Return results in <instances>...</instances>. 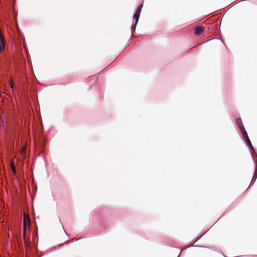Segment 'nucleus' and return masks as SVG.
Masks as SVG:
<instances>
[{
  "label": "nucleus",
  "mask_w": 257,
  "mask_h": 257,
  "mask_svg": "<svg viewBox=\"0 0 257 257\" xmlns=\"http://www.w3.org/2000/svg\"><path fill=\"white\" fill-rule=\"evenodd\" d=\"M10 85L11 87L12 88H14V83H13V82L12 80H11L10 81Z\"/></svg>",
  "instance_id": "nucleus-9"
},
{
  "label": "nucleus",
  "mask_w": 257,
  "mask_h": 257,
  "mask_svg": "<svg viewBox=\"0 0 257 257\" xmlns=\"http://www.w3.org/2000/svg\"><path fill=\"white\" fill-rule=\"evenodd\" d=\"M5 49V45L3 44H0V53L2 52Z\"/></svg>",
  "instance_id": "nucleus-8"
},
{
  "label": "nucleus",
  "mask_w": 257,
  "mask_h": 257,
  "mask_svg": "<svg viewBox=\"0 0 257 257\" xmlns=\"http://www.w3.org/2000/svg\"><path fill=\"white\" fill-rule=\"evenodd\" d=\"M143 6V4L141 5L134 15V19H136V23L134 26L135 28L136 25H137V24L138 22Z\"/></svg>",
  "instance_id": "nucleus-3"
},
{
  "label": "nucleus",
  "mask_w": 257,
  "mask_h": 257,
  "mask_svg": "<svg viewBox=\"0 0 257 257\" xmlns=\"http://www.w3.org/2000/svg\"><path fill=\"white\" fill-rule=\"evenodd\" d=\"M11 167L12 171L14 172V173H15L16 172V168H15V167L13 162H12L11 163Z\"/></svg>",
  "instance_id": "nucleus-7"
},
{
  "label": "nucleus",
  "mask_w": 257,
  "mask_h": 257,
  "mask_svg": "<svg viewBox=\"0 0 257 257\" xmlns=\"http://www.w3.org/2000/svg\"><path fill=\"white\" fill-rule=\"evenodd\" d=\"M204 30V27L203 26L197 27L195 30V34L197 36L201 35Z\"/></svg>",
  "instance_id": "nucleus-4"
},
{
  "label": "nucleus",
  "mask_w": 257,
  "mask_h": 257,
  "mask_svg": "<svg viewBox=\"0 0 257 257\" xmlns=\"http://www.w3.org/2000/svg\"><path fill=\"white\" fill-rule=\"evenodd\" d=\"M28 225V227L30 226L31 220L30 216L28 214L24 213V221H23V234L24 237L25 238L26 226Z\"/></svg>",
  "instance_id": "nucleus-1"
},
{
  "label": "nucleus",
  "mask_w": 257,
  "mask_h": 257,
  "mask_svg": "<svg viewBox=\"0 0 257 257\" xmlns=\"http://www.w3.org/2000/svg\"><path fill=\"white\" fill-rule=\"evenodd\" d=\"M236 122L237 123L239 128L240 130H241L244 127L242 122V120L240 118H237L236 120Z\"/></svg>",
  "instance_id": "nucleus-5"
},
{
  "label": "nucleus",
  "mask_w": 257,
  "mask_h": 257,
  "mask_svg": "<svg viewBox=\"0 0 257 257\" xmlns=\"http://www.w3.org/2000/svg\"><path fill=\"white\" fill-rule=\"evenodd\" d=\"M242 132V135L243 136V137H244L246 142V144L250 148H251L252 149H253V147L251 145V142L248 137V135H247V132L245 130V128L244 127H243V128L241 129L240 130Z\"/></svg>",
  "instance_id": "nucleus-2"
},
{
  "label": "nucleus",
  "mask_w": 257,
  "mask_h": 257,
  "mask_svg": "<svg viewBox=\"0 0 257 257\" xmlns=\"http://www.w3.org/2000/svg\"><path fill=\"white\" fill-rule=\"evenodd\" d=\"M0 39H1V44H3L5 45V37L1 34H0Z\"/></svg>",
  "instance_id": "nucleus-6"
},
{
  "label": "nucleus",
  "mask_w": 257,
  "mask_h": 257,
  "mask_svg": "<svg viewBox=\"0 0 257 257\" xmlns=\"http://www.w3.org/2000/svg\"><path fill=\"white\" fill-rule=\"evenodd\" d=\"M255 174H257V162H256V170H255Z\"/></svg>",
  "instance_id": "nucleus-10"
}]
</instances>
